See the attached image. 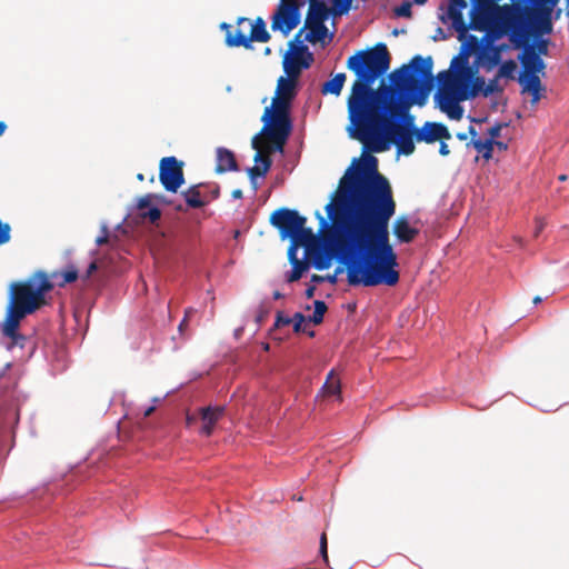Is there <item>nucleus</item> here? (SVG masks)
<instances>
[{"mask_svg": "<svg viewBox=\"0 0 569 569\" xmlns=\"http://www.w3.org/2000/svg\"><path fill=\"white\" fill-rule=\"evenodd\" d=\"M378 160L367 156L349 168L326 206L333 229L326 250L313 253V267L326 270L333 257L347 271L352 287H393L399 282L398 258L390 243L389 220L396 212L392 190L379 173Z\"/></svg>", "mask_w": 569, "mask_h": 569, "instance_id": "f257e3e1", "label": "nucleus"}, {"mask_svg": "<svg viewBox=\"0 0 569 569\" xmlns=\"http://www.w3.org/2000/svg\"><path fill=\"white\" fill-rule=\"evenodd\" d=\"M390 67V54L385 43L357 51L347 60V68L356 74L347 101L350 136L363 143L367 150L382 152L393 142L398 152H415V118L395 111V102L387 103L382 94L372 88L378 78Z\"/></svg>", "mask_w": 569, "mask_h": 569, "instance_id": "f03ea898", "label": "nucleus"}, {"mask_svg": "<svg viewBox=\"0 0 569 569\" xmlns=\"http://www.w3.org/2000/svg\"><path fill=\"white\" fill-rule=\"evenodd\" d=\"M432 67L430 56H415L408 66L390 73V80L399 92V97L390 101L395 102L396 112L406 114L413 104L425 106L432 86Z\"/></svg>", "mask_w": 569, "mask_h": 569, "instance_id": "7ed1b4c3", "label": "nucleus"}, {"mask_svg": "<svg viewBox=\"0 0 569 569\" xmlns=\"http://www.w3.org/2000/svg\"><path fill=\"white\" fill-rule=\"evenodd\" d=\"M299 79L281 76L277 82L276 97L271 107L263 111L261 120L264 122L262 132L272 142L276 150L282 151L291 132L290 106L297 96Z\"/></svg>", "mask_w": 569, "mask_h": 569, "instance_id": "20e7f679", "label": "nucleus"}, {"mask_svg": "<svg viewBox=\"0 0 569 569\" xmlns=\"http://www.w3.org/2000/svg\"><path fill=\"white\" fill-rule=\"evenodd\" d=\"M529 10L521 6L503 4L496 6L495 18L505 28L511 31L510 41L516 49L522 48V52L518 56L521 62L522 74H538L546 68L543 60L538 57L535 44L526 43V19L525 14Z\"/></svg>", "mask_w": 569, "mask_h": 569, "instance_id": "39448f33", "label": "nucleus"}, {"mask_svg": "<svg viewBox=\"0 0 569 569\" xmlns=\"http://www.w3.org/2000/svg\"><path fill=\"white\" fill-rule=\"evenodd\" d=\"M53 289L52 282L43 271H37L24 281L11 284L10 306L33 313L46 303V293Z\"/></svg>", "mask_w": 569, "mask_h": 569, "instance_id": "423d86ee", "label": "nucleus"}, {"mask_svg": "<svg viewBox=\"0 0 569 569\" xmlns=\"http://www.w3.org/2000/svg\"><path fill=\"white\" fill-rule=\"evenodd\" d=\"M437 79L439 81V89L435 94L437 107L450 119L460 120L463 109L459 101L468 98L467 94L461 93L462 79L450 70L439 72Z\"/></svg>", "mask_w": 569, "mask_h": 569, "instance_id": "0eeeda50", "label": "nucleus"}, {"mask_svg": "<svg viewBox=\"0 0 569 569\" xmlns=\"http://www.w3.org/2000/svg\"><path fill=\"white\" fill-rule=\"evenodd\" d=\"M307 219L300 216L297 210L280 208L272 212L270 223L277 228L282 239H300L306 232L310 238L316 239L311 228L306 227Z\"/></svg>", "mask_w": 569, "mask_h": 569, "instance_id": "6e6552de", "label": "nucleus"}, {"mask_svg": "<svg viewBox=\"0 0 569 569\" xmlns=\"http://www.w3.org/2000/svg\"><path fill=\"white\" fill-rule=\"evenodd\" d=\"M305 0H280L272 16L271 29L288 36L300 23V9Z\"/></svg>", "mask_w": 569, "mask_h": 569, "instance_id": "1a4fd4ad", "label": "nucleus"}, {"mask_svg": "<svg viewBox=\"0 0 569 569\" xmlns=\"http://www.w3.org/2000/svg\"><path fill=\"white\" fill-rule=\"evenodd\" d=\"M159 179L167 191L177 192L184 183L183 162L176 157H164L159 164Z\"/></svg>", "mask_w": 569, "mask_h": 569, "instance_id": "9d476101", "label": "nucleus"}, {"mask_svg": "<svg viewBox=\"0 0 569 569\" xmlns=\"http://www.w3.org/2000/svg\"><path fill=\"white\" fill-rule=\"evenodd\" d=\"M270 40V33L267 31L266 22L261 17H258L251 24L250 36L247 37L242 31L238 30L234 36L228 34L224 42L228 47H243L246 49H252V41L256 42H268Z\"/></svg>", "mask_w": 569, "mask_h": 569, "instance_id": "9b49d317", "label": "nucleus"}, {"mask_svg": "<svg viewBox=\"0 0 569 569\" xmlns=\"http://www.w3.org/2000/svg\"><path fill=\"white\" fill-rule=\"evenodd\" d=\"M415 139L418 142L435 143L451 139V133L443 123L427 121L421 129H417Z\"/></svg>", "mask_w": 569, "mask_h": 569, "instance_id": "f8f14e48", "label": "nucleus"}, {"mask_svg": "<svg viewBox=\"0 0 569 569\" xmlns=\"http://www.w3.org/2000/svg\"><path fill=\"white\" fill-rule=\"evenodd\" d=\"M251 144L257 150L253 158L254 162H261V166H253L247 170L250 180L253 182L256 177H264L267 174L271 168L272 160L268 152H262L258 136L253 137Z\"/></svg>", "mask_w": 569, "mask_h": 569, "instance_id": "ddd939ff", "label": "nucleus"}, {"mask_svg": "<svg viewBox=\"0 0 569 569\" xmlns=\"http://www.w3.org/2000/svg\"><path fill=\"white\" fill-rule=\"evenodd\" d=\"M199 418L202 421V426L200 432L207 437L211 436L216 423L223 417L224 407L216 406V407H203L199 410Z\"/></svg>", "mask_w": 569, "mask_h": 569, "instance_id": "4468645a", "label": "nucleus"}, {"mask_svg": "<svg viewBox=\"0 0 569 569\" xmlns=\"http://www.w3.org/2000/svg\"><path fill=\"white\" fill-rule=\"evenodd\" d=\"M302 32H303V29L299 30V32L295 37V40L290 41L289 44H290V48L293 50V53L291 56H289V53H287L284 56V59L282 62L286 76H289V77H292L296 79L300 78L301 71L303 70V68L300 63L301 54H299V52L297 51V48L295 46L296 41H300L299 39H300V36L302 34Z\"/></svg>", "mask_w": 569, "mask_h": 569, "instance_id": "2eb2a0df", "label": "nucleus"}, {"mask_svg": "<svg viewBox=\"0 0 569 569\" xmlns=\"http://www.w3.org/2000/svg\"><path fill=\"white\" fill-rule=\"evenodd\" d=\"M507 47L505 44L486 46L478 54V61L486 71H491L501 62V52Z\"/></svg>", "mask_w": 569, "mask_h": 569, "instance_id": "dca6fc26", "label": "nucleus"}, {"mask_svg": "<svg viewBox=\"0 0 569 569\" xmlns=\"http://www.w3.org/2000/svg\"><path fill=\"white\" fill-rule=\"evenodd\" d=\"M209 184L207 183H197L189 187L187 190L182 192L187 207L192 209L203 208L208 202V194L201 192V188H207Z\"/></svg>", "mask_w": 569, "mask_h": 569, "instance_id": "f3484780", "label": "nucleus"}, {"mask_svg": "<svg viewBox=\"0 0 569 569\" xmlns=\"http://www.w3.org/2000/svg\"><path fill=\"white\" fill-rule=\"evenodd\" d=\"M333 9H329L322 0H309V10L305 23H325Z\"/></svg>", "mask_w": 569, "mask_h": 569, "instance_id": "a211bd4d", "label": "nucleus"}, {"mask_svg": "<svg viewBox=\"0 0 569 569\" xmlns=\"http://www.w3.org/2000/svg\"><path fill=\"white\" fill-rule=\"evenodd\" d=\"M157 198L153 193H147L143 197L139 198L137 202V209L140 210V217L143 220H148L151 223L158 221L161 217V211L157 207H150L151 201Z\"/></svg>", "mask_w": 569, "mask_h": 569, "instance_id": "6ab92c4d", "label": "nucleus"}, {"mask_svg": "<svg viewBox=\"0 0 569 569\" xmlns=\"http://www.w3.org/2000/svg\"><path fill=\"white\" fill-rule=\"evenodd\" d=\"M239 166L236 160L234 153L223 147L217 149V173H224L227 171H238Z\"/></svg>", "mask_w": 569, "mask_h": 569, "instance_id": "aec40b11", "label": "nucleus"}, {"mask_svg": "<svg viewBox=\"0 0 569 569\" xmlns=\"http://www.w3.org/2000/svg\"><path fill=\"white\" fill-rule=\"evenodd\" d=\"M393 233L401 243H409L419 233V230L410 227L406 217H399L393 223Z\"/></svg>", "mask_w": 569, "mask_h": 569, "instance_id": "412c9836", "label": "nucleus"}, {"mask_svg": "<svg viewBox=\"0 0 569 569\" xmlns=\"http://www.w3.org/2000/svg\"><path fill=\"white\" fill-rule=\"evenodd\" d=\"M466 7L467 2L465 0H450V4L448 7V17L452 22V27L459 32H465L467 30L462 14V9Z\"/></svg>", "mask_w": 569, "mask_h": 569, "instance_id": "4be33fe9", "label": "nucleus"}, {"mask_svg": "<svg viewBox=\"0 0 569 569\" xmlns=\"http://www.w3.org/2000/svg\"><path fill=\"white\" fill-rule=\"evenodd\" d=\"M500 78H497V74L489 80L486 84L485 79L482 77H477L473 81L471 96H476L478 91H481L483 97H489L493 93H502L503 88L499 84Z\"/></svg>", "mask_w": 569, "mask_h": 569, "instance_id": "5701e85b", "label": "nucleus"}, {"mask_svg": "<svg viewBox=\"0 0 569 569\" xmlns=\"http://www.w3.org/2000/svg\"><path fill=\"white\" fill-rule=\"evenodd\" d=\"M519 82L522 86L523 92H529L532 96V103H536L540 100L542 90L541 81L538 74H521L519 77Z\"/></svg>", "mask_w": 569, "mask_h": 569, "instance_id": "b1692460", "label": "nucleus"}, {"mask_svg": "<svg viewBox=\"0 0 569 569\" xmlns=\"http://www.w3.org/2000/svg\"><path fill=\"white\" fill-rule=\"evenodd\" d=\"M27 315L28 313L10 306L9 315L3 329L4 335L7 337L14 338L21 319H23Z\"/></svg>", "mask_w": 569, "mask_h": 569, "instance_id": "393cba45", "label": "nucleus"}, {"mask_svg": "<svg viewBox=\"0 0 569 569\" xmlns=\"http://www.w3.org/2000/svg\"><path fill=\"white\" fill-rule=\"evenodd\" d=\"M535 6L537 7V11L540 16L545 18V21L542 22V29L546 31L551 30V22H550V13L553 9V7L558 3L559 0H532Z\"/></svg>", "mask_w": 569, "mask_h": 569, "instance_id": "a878e982", "label": "nucleus"}, {"mask_svg": "<svg viewBox=\"0 0 569 569\" xmlns=\"http://www.w3.org/2000/svg\"><path fill=\"white\" fill-rule=\"evenodd\" d=\"M346 79H347L346 73H343V72L337 73L332 79L326 81L321 86V93L339 96L342 91Z\"/></svg>", "mask_w": 569, "mask_h": 569, "instance_id": "bb28decb", "label": "nucleus"}, {"mask_svg": "<svg viewBox=\"0 0 569 569\" xmlns=\"http://www.w3.org/2000/svg\"><path fill=\"white\" fill-rule=\"evenodd\" d=\"M316 239L310 238L309 233L306 232L305 236L300 239H291V244L288 249V259L290 263L296 262V260H299L297 257V248L298 247H305L307 250L310 249L312 244H315Z\"/></svg>", "mask_w": 569, "mask_h": 569, "instance_id": "cd10ccee", "label": "nucleus"}, {"mask_svg": "<svg viewBox=\"0 0 569 569\" xmlns=\"http://www.w3.org/2000/svg\"><path fill=\"white\" fill-rule=\"evenodd\" d=\"M305 28L309 29V32L306 34L305 40L311 43L322 41L328 34V28L326 27L325 23H305Z\"/></svg>", "mask_w": 569, "mask_h": 569, "instance_id": "c85d7f7f", "label": "nucleus"}, {"mask_svg": "<svg viewBox=\"0 0 569 569\" xmlns=\"http://www.w3.org/2000/svg\"><path fill=\"white\" fill-rule=\"evenodd\" d=\"M322 390L326 396H338L340 398L341 383L340 379L335 375L333 370L328 373Z\"/></svg>", "mask_w": 569, "mask_h": 569, "instance_id": "c756f323", "label": "nucleus"}, {"mask_svg": "<svg viewBox=\"0 0 569 569\" xmlns=\"http://www.w3.org/2000/svg\"><path fill=\"white\" fill-rule=\"evenodd\" d=\"M471 144L479 153H481L483 159L490 160L492 158V152H493V141L492 140L472 139Z\"/></svg>", "mask_w": 569, "mask_h": 569, "instance_id": "7c9ffc66", "label": "nucleus"}, {"mask_svg": "<svg viewBox=\"0 0 569 569\" xmlns=\"http://www.w3.org/2000/svg\"><path fill=\"white\" fill-rule=\"evenodd\" d=\"M516 70H517L516 61L512 59H509V60L503 61L500 64V68L498 69L496 74H497V78H500V79L505 78V79L513 80Z\"/></svg>", "mask_w": 569, "mask_h": 569, "instance_id": "2f4dec72", "label": "nucleus"}, {"mask_svg": "<svg viewBox=\"0 0 569 569\" xmlns=\"http://www.w3.org/2000/svg\"><path fill=\"white\" fill-rule=\"evenodd\" d=\"M291 266L292 271L287 278L288 282L298 281L302 277V273L308 269V262L305 260H296Z\"/></svg>", "mask_w": 569, "mask_h": 569, "instance_id": "473e14b6", "label": "nucleus"}, {"mask_svg": "<svg viewBox=\"0 0 569 569\" xmlns=\"http://www.w3.org/2000/svg\"><path fill=\"white\" fill-rule=\"evenodd\" d=\"M327 305L322 300H316L315 301V311L311 317H309V320L313 322L315 325H320L323 321V316L327 311Z\"/></svg>", "mask_w": 569, "mask_h": 569, "instance_id": "72a5a7b5", "label": "nucleus"}, {"mask_svg": "<svg viewBox=\"0 0 569 569\" xmlns=\"http://www.w3.org/2000/svg\"><path fill=\"white\" fill-rule=\"evenodd\" d=\"M296 48H297V51L299 52V54H301L300 63H301L302 68L303 69L310 68L315 58H313V54L309 51L308 47L305 44H300V46H297Z\"/></svg>", "mask_w": 569, "mask_h": 569, "instance_id": "f704fd0d", "label": "nucleus"}, {"mask_svg": "<svg viewBox=\"0 0 569 569\" xmlns=\"http://www.w3.org/2000/svg\"><path fill=\"white\" fill-rule=\"evenodd\" d=\"M7 130V123L4 121H0V136H2ZM10 240V227L7 223H2L0 221V246L7 243Z\"/></svg>", "mask_w": 569, "mask_h": 569, "instance_id": "c9c22d12", "label": "nucleus"}, {"mask_svg": "<svg viewBox=\"0 0 569 569\" xmlns=\"http://www.w3.org/2000/svg\"><path fill=\"white\" fill-rule=\"evenodd\" d=\"M333 14L342 16L349 12L352 6V0H332Z\"/></svg>", "mask_w": 569, "mask_h": 569, "instance_id": "e433bc0d", "label": "nucleus"}, {"mask_svg": "<svg viewBox=\"0 0 569 569\" xmlns=\"http://www.w3.org/2000/svg\"><path fill=\"white\" fill-rule=\"evenodd\" d=\"M412 2L403 1L400 6L395 8V14L402 18H411L412 16Z\"/></svg>", "mask_w": 569, "mask_h": 569, "instance_id": "4c0bfd02", "label": "nucleus"}, {"mask_svg": "<svg viewBox=\"0 0 569 569\" xmlns=\"http://www.w3.org/2000/svg\"><path fill=\"white\" fill-rule=\"evenodd\" d=\"M291 322L293 323V331L299 333L303 331V323L306 321V317L301 312L295 313L293 318H291Z\"/></svg>", "mask_w": 569, "mask_h": 569, "instance_id": "58836bf2", "label": "nucleus"}, {"mask_svg": "<svg viewBox=\"0 0 569 569\" xmlns=\"http://www.w3.org/2000/svg\"><path fill=\"white\" fill-rule=\"evenodd\" d=\"M63 281L60 286L64 283H71L78 279V270L73 267L62 272Z\"/></svg>", "mask_w": 569, "mask_h": 569, "instance_id": "ea45409f", "label": "nucleus"}, {"mask_svg": "<svg viewBox=\"0 0 569 569\" xmlns=\"http://www.w3.org/2000/svg\"><path fill=\"white\" fill-rule=\"evenodd\" d=\"M291 318L286 317L281 311L277 312L276 321H274V328H280L283 326H289L291 323Z\"/></svg>", "mask_w": 569, "mask_h": 569, "instance_id": "a19ab883", "label": "nucleus"}, {"mask_svg": "<svg viewBox=\"0 0 569 569\" xmlns=\"http://www.w3.org/2000/svg\"><path fill=\"white\" fill-rule=\"evenodd\" d=\"M505 127V124L502 123H497L495 126H492L491 128L488 129V134H489V138L487 140H492L495 141L499 136H500V132H501V129Z\"/></svg>", "mask_w": 569, "mask_h": 569, "instance_id": "79ce46f5", "label": "nucleus"}, {"mask_svg": "<svg viewBox=\"0 0 569 569\" xmlns=\"http://www.w3.org/2000/svg\"><path fill=\"white\" fill-rule=\"evenodd\" d=\"M328 542H327V535L323 532L320 537V555L323 558L326 562H328Z\"/></svg>", "mask_w": 569, "mask_h": 569, "instance_id": "37998d69", "label": "nucleus"}, {"mask_svg": "<svg viewBox=\"0 0 569 569\" xmlns=\"http://www.w3.org/2000/svg\"><path fill=\"white\" fill-rule=\"evenodd\" d=\"M535 47H536V51L538 53V57H540L541 54H547L548 53V44H547L546 40H541Z\"/></svg>", "mask_w": 569, "mask_h": 569, "instance_id": "c03bdc74", "label": "nucleus"}, {"mask_svg": "<svg viewBox=\"0 0 569 569\" xmlns=\"http://www.w3.org/2000/svg\"><path fill=\"white\" fill-rule=\"evenodd\" d=\"M545 227L546 221L542 218H536V228L533 236L537 238L540 234V232L545 229Z\"/></svg>", "mask_w": 569, "mask_h": 569, "instance_id": "a18cd8bd", "label": "nucleus"}, {"mask_svg": "<svg viewBox=\"0 0 569 569\" xmlns=\"http://www.w3.org/2000/svg\"><path fill=\"white\" fill-rule=\"evenodd\" d=\"M97 269H98L97 261H92V262L88 266V269H87V271H86V273H84V276H83V279H84V280H88V279L91 277V274H92L93 272H96V271H97Z\"/></svg>", "mask_w": 569, "mask_h": 569, "instance_id": "49530a36", "label": "nucleus"}, {"mask_svg": "<svg viewBox=\"0 0 569 569\" xmlns=\"http://www.w3.org/2000/svg\"><path fill=\"white\" fill-rule=\"evenodd\" d=\"M102 231H103V236H100L96 239V243L98 246H102V244H106L108 243L109 241V238H108V232H107V227H103L102 228Z\"/></svg>", "mask_w": 569, "mask_h": 569, "instance_id": "de8ad7c7", "label": "nucleus"}, {"mask_svg": "<svg viewBox=\"0 0 569 569\" xmlns=\"http://www.w3.org/2000/svg\"><path fill=\"white\" fill-rule=\"evenodd\" d=\"M209 196H210L209 201L212 200V199L219 198V196H220V188H219V186L217 183L212 184V187H211V189L209 191Z\"/></svg>", "mask_w": 569, "mask_h": 569, "instance_id": "09e8293b", "label": "nucleus"}, {"mask_svg": "<svg viewBox=\"0 0 569 569\" xmlns=\"http://www.w3.org/2000/svg\"><path fill=\"white\" fill-rule=\"evenodd\" d=\"M439 153L443 157H446L450 153L449 147L445 142V140L440 141Z\"/></svg>", "mask_w": 569, "mask_h": 569, "instance_id": "8fccbe9b", "label": "nucleus"}, {"mask_svg": "<svg viewBox=\"0 0 569 569\" xmlns=\"http://www.w3.org/2000/svg\"><path fill=\"white\" fill-rule=\"evenodd\" d=\"M198 418H199V415H198V416H194V415H189V413H188V415H187V418H186V423H187V426H188V427H191L193 423H196V422H197Z\"/></svg>", "mask_w": 569, "mask_h": 569, "instance_id": "3c124183", "label": "nucleus"}, {"mask_svg": "<svg viewBox=\"0 0 569 569\" xmlns=\"http://www.w3.org/2000/svg\"><path fill=\"white\" fill-rule=\"evenodd\" d=\"M231 28H232V26H231V24H229V23H227V22H222V23L220 24V29H221V30H223V31H226V37H227L228 34H232V33H231Z\"/></svg>", "mask_w": 569, "mask_h": 569, "instance_id": "603ef678", "label": "nucleus"}, {"mask_svg": "<svg viewBox=\"0 0 569 569\" xmlns=\"http://www.w3.org/2000/svg\"><path fill=\"white\" fill-rule=\"evenodd\" d=\"M315 291H316V287H313V286L308 287V288L306 289V297H307L308 299L312 298V297H313V295H315Z\"/></svg>", "mask_w": 569, "mask_h": 569, "instance_id": "864d4df0", "label": "nucleus"}, {"mask_svg": "<svg viewBox=\"0 0 569 569\" xmlns=\"http://www.w3.org/2000/svg\"><path fill=\"white\" fill-rule=\"evenodd\" d=\"M267 313H268V311H263V310H261V311L259 312V315L257 316L256 321H257L259 325H260V323H262V321L264 320V318H266Z\"/></svg>", "mask_w": 569, "mask_h": 569, "instance_id": "5fc2aeb1", "label": "nucleus"}, {"mask_svg": "<svg viewBox=\"0 0 569 569\" xmlns=\"http://www.w3.org/2000/svg\"><path fill=\"white\" fill-rule=\"evenodd\" d=\"M325 280H326V277H323V276L313 274L311 277V281L312 282H318L319 283V282H323Z\"/></svg>", "mask_w": 569, "mask_h": 569, "instance_id": "6e6d98bb", "label": "nucleus"}, {"mask_svg": "<svg viewBox=\"0 0 569 569\" xmlns=\"http://www.w3.org/2000/svg\"><path fill=\"white\" fill-rule=\"evenodd\" d=\"M495 146H496V147H498V149H499V150H506V149H507V143L501 142V141H497V140H495V141H493V147H495Z\"/></svg>", "mask_w": 569, "mask_h": 569, "instance_id": "4d7b16f0", "label": "nucleus"}, {"mask_svg": "<svg viewBox=\"0 0 569 569\" xmlns=\"http://www.w3.org/2000/svg\"><path fill=\"white\" fill-rule=\"evenodd\" d=\"M232 198L234 199H241L242 198V191L240 189H234L231 193Z\"/></svg>", "mask_w": 569, "mask_h": 569, "instance_id": "13d9d810", "label": "nucleus"}, {"mask_svg": "<svg viewBox=\"0 0 569 569\" xmlns=\"http://www.w3.org/2000/svg\"><path fill=\"white\" fill-rule=\"evenodd\" d=\"M187 326H188V320H186V318H183L179 325V331L182 332L184 330V328H187Z\"/></svg>", "mask_w": 569, "mask_h": 569, "instance_id": "bf43d9fd", "label": "nucleus"}, {"mask_svg": "<svg viewBox=\"0 0 569 569\" xmlns=\"http://www.w3.org/2000/svg\"><path fill=\"white\" fill-rule=\"evenodd\" d=\"M194 312V310L192 308H188L186 311H184V317L186 320H189V318L192 316V313Z\"/></svg>", "mask_w": 569, "mask_h": 569, "instance_id": "052dcab7", "label": "nucleus"}, {"mask_svg": "<svg viewBox=\"0 0 569 569\" xmlns=\"http://www.w3.org/2000/svg\"><path fill=\"white\" fill-rule=\"evenodd\" d=\"M317 217L320 220L321 228L327 227V221L325 220V218L319 212L317 213Z\"/></svg>", "mask_w": 569, "mask_h": 569, "instance_id": "680f3d73", "label": "nucleus"}, {"mask_svg": "<svg viewBox=\"0 0 569 569\" xmlns=\"http://www.w3.org/2000/svg\"><path fill=\"white\" fill-rule=\"evenodd\" d=\"M468 133L472 137V139H475V137L477 136L475 127L470 126L468 129Z\"/></svg>", "mask_w": 569, "mask_h": 569, "instance_id": "e2e57ef3", "label": "nucleus"}, {"mask_svg": "<svg viewBox=\"0 0 569 569\" xmlns=\"http://www.w3.org/2000/svg\"><path fill=\"white\" fill-rule=\"evenodd\" d=\"M154 411V407H149L144 410V417H149Z\"/></svg>", "mask_w": 569, "mask_h": 569, "instance_id": "0e129e2a", "label": "nucleus"}, {"mask_svg": "<svg viewBox=\"0 0 569 569\" xmlns=\"http://www.w3.org/2000/svg\"><path fill=\"white\" fill-rule=\"evenodd\" d=\"M467 137H468V133H465V132H459V133H457V138H458L459 140H462V141H463V140H466V139H467Z\"/></svg>", "mask_w": 569, "mask_h": 569, "instance_id": "69168bd1", "label": "nucleus"}, {"mask_svg": "<svg viewBox=\"0 0 569 569\" xmlns=\"http://www.w3.org/2000/svg\"><path fill=\"white\" fill-rule=\"evenodd\" d=\"M243 22H250V20L248 18H244V17L238 18V20H237V24L238 26H240Z\"/></svg>", "mask_w": 569, "mask_h": 569, "instance_id": "338daca9", "label": "nucleus"}, {"mask_svg": "<svg viewBox=\"0 0 569 569\" xmlns=\"http://www.w3.org/2000/svg\"><path fill=\"white\" fill-rule=\"evenodd\" d=\"M281 297H282V295L279 291H274L273 292V298L274 299H280Z\"/></svg>", "mask_w": 569, "mask_h": 569, "instance_id": "774afa93", "label": "nucleus"}]
</instances>
